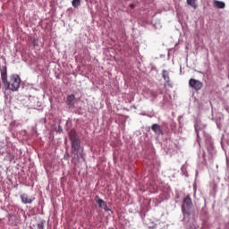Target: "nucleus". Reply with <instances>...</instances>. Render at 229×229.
<instances>
[{
    "label": "nucleus",
    "mask_w": 229,
    "mask_h": 229,
    "mask_svg": "<svg viewBox=\"0 0 229 229\" xmlns=\"http://www.w3.org/2000/svg\"><path fill=\"white\" fill-rule=\"evenodd\" d=\"M70 140L72 143V158H75L76 160L83 158V150H81V145L80 142V138H78V135H76V133H71Z\"/></svg>",
    "instance_id": "nucleus-1"
},
{
    "label": "nucleus",
    "mask_w": 229,
    "mask_h": 229,
    "mask_svg": "<svg viewBox=\"0 0 229 229\" xmlns=\"http://www.w3.org/2000/svg\"><path fill=\"white\" fill-rule=\"evenodd\" d=\"M4 87L8 89V90H12L13 92H16L19 90L21 87V77L17 74H13L10 76L9 81L4 82Z\"/></svg>",
    "instance_id": "nucleus-2"
},
{
    "label": "nucleus",
    "mask_w": 229,
    "mask_h": 229,
    "mask_svg": "<svg viewBox=\"0 0 229 229\" xmlns=\"http://www.w3.org/2000/svg\"><path fill=\"white\" fill-rule=\"evenodd\" d=\"M190 208H192V199H191V195H187L182 200V210L187 212Z\"/></svg>",
    "instance_id": "nucleus-3"
},
{
    "label": "nucleus",
    "mask_w": 229,
    "mask_h": 229,
    "mask_svg": "<svg viewBox=\"0 0 229 229\" xmlns=\"http://www.w3.org/2000/svg\"><path fill=\"white\" fill-rule=\"evenodd\" d=\"M189 85L190 87H191V89H194V90H201V88L203 87V82L195 79H191L189 81Z\"/></svg>",
    "instance_id": "nucleus-4"
},
{
    "label": "nucleus",
    "mask_w": 229,
    "mask_h": 229,
    "mask_svg": "<svg viewBox=\"0 0 229 229\" xmlns=\"http://www.w3.org/2000/svg\"><path fill=\"white\" fill-rule=\"evenodd\" d=\"M95 201L98 205L99 208H103L105 212H110V209L108 206L106 205V202L103 200L99 196L95 197Z\"/></svg>",
    "instance_id": "nucleus-5"
},
{
    "label": "nucleus",
    "mask_w": 229,
    "mask_h": 229,
    "mask_svg": "<svg viewBox=\"0 0 229 229\" xmlns=\"http://www.w3.org/2000/svg\"><path fill=\"white\" fill-rule=\"evenodd\" d=\"M67 106L69 108H74L76 105V96L74 94H70L66 97V101H65Z\"/></svg>",
    "instance_id": "nucleus-6"
},
{
    "label": "nucleus",
    "mask_w": 229,
    "mask_h": 229,
    "mask_svg": "<svg viewBox=\"0 0 229 229\" xmlns=\"http://www.w3.org/2000/svg\"><path fill=\"white\" fill-rule=\"evenodd\" d=\"M20 198L21 199V202L24 203L25 205L33 203V199H32L31 197L28 196V194H26V193H22L20 196Z\"/></svg>",
    "instance_id": "nucleus-7"
},
{
    "label": "nucleus",
    "mask_w": 229,
    "mask_h": 229,
    "mask_svg": "<svg viewBox=\"0 0 229 229\" xmlns=\"http://www.w3.org/2000/svg\"><path fill=\"white\" fill-rule=\"evenodd\" d=\"M0 72H1V80L3 83H6V81L8 80V74H7V68L6 66H3L0 69Z\"/></svg>",
    "instance_id": "nucleus-8"
},
{
    "label": "nucleus",
    "mask_w": 229,
    "mask_h": 229,
    "mask_svg": "<svg viewBox=\"0 0 229 229\" xmlns=\"http://www.w3.org/2000/svg\"><path fill=\"white\" fill-rule=\"evenodd\" d=\"M151 130L152 131H154V133H156V135H157L158 137H160V135H164V132L162 131V128H160V125L154 123L151 126Z\"/></svg>",
    "instance_id": "nucleus-9"
},
{
    "label": "nucleus",
    "mask_w": 229,
    "mask_h": 229,
    "mask_svg": "<svg viewBox=\"0 0 229 229\" xmlns=\"http://www.w3.org/2000/svg\"><path fill=\"white\" fill-rule=\"evenodd\" d=\"M162 78L166 83H169V81H171V79L169 78V72H167V70H163Z\"/></svg>",
    "instance_id": "nucleus-10"
},
{
    "label": "nucleus",
    "mask_w": 229,
    "mask_h": 229,
    "mask_svg": "<svg viewBox=\"0 0 229 229\" xmlns=\"http://www.w3.org/2000/svg\"><path fill=\"white\" fill-rule=\"evenodd\" d=\"M186 3H187V4L191 6V8H194V10H196V8H198V4H196V0H186Z\"/></svg>",
    "instance_id": "nucleus-11"
},
{
    "label": "nucleus",
    "mask_w": 229,
    "mask_h": 229,
    "mask_svg": "<svg viewBox=\"0 0 229 229\" xmlns=\"http://www.w3.org/2000/svg\"><path fill=\"white\" fill-rule=\"evenodd\" d=\"M81 4V0H72V4L73 8H78V6Z\"/></svg>",
    "instance_id": "nucleus-12"
},
{
    "label": "nucleus",
    "mask_w": 229,
    "mask_h": 229,
    "mask_svg": "<svg viewBox=\"0 0 229 229\" xmlns=\"http://www.w3.org/2000/svg\"><path fill=\"white\" fill-rule=\"evenodd\" d=\"M215 6H216V8H225V3L219 2V1H215Z\"/></svg>",
    "instance_id": "nucleus-13"
},
{
    "label": "nucleus",
    "mask_w": 229,
    "mask_h": 229,
    "mask_svg": "<svg viewBox=\"0 0 229 229\" xmlns=\"http://www.w3.org/2000/svg\"><path fill=\"white\" fill-rule=\"evenodd\" d=\"M44 224H45L44 221L39 222L38 224V229H44Z\"/></svg>",
    "instance_id": "nucleus-14"
},
{
    "label": "nucleus",
    "mask_w": 229,
    "mask_h": 229,
    "mask_svg": "<svg viewBox=\"0 0 229 229\" xmlns=\"http://www.w3.org/2000/svg\"><path fill=\"white\" fill-rule=\"evenodd\" d=\"M57 131L58 133H62L64 131V129H62V126H58V129H57Z\"/></svg>",
    "instance_id": "nucleus-15"
},
{
    "label": "nucleus",
    "mask_w": 229,
    "mask_h": 229,
    "mask_svg": "<svg viewBox=\"0 0 229 229\" xmlns=\"http://www.w3.org/2000/svg\"><path fill=\"white\" fill-rule=\"evenodd\" d=\"M130 8H135V4H130Z\"/></svg>",
    "instance_id": "nucleus-16"
},
{
    "label": "nucleus",
    "mask_w": 229,
    "mask_h": 229,
    "mask_svg": "<svg viewBox=\"0 0 229 229\" xmlns=\"http://www.w3.org/2000/svg\"><path fill=\"white\" fill-rule=\"evenodd\" d=\"M197 137H199V131H197Z\"/></svg>",
    "instance_id": "nucleus-17"
}]
</instances>
